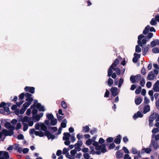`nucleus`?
I'll return each instance as SVG.
<instances>
[{
  "label": "nucleus",
  "instance_id": "nucleus-44",
  "mask_svg": "<svg viewBox=\"0 0 159 159\" xmlns=\"http://www.w3.org/2000/svg\"><path fill=\"white\" fill-rule=\"evenodd\" d=\"M69 150V148H64L63 150L62 154H66L67 152H68V151Z\"/></svg>",
  "mask_w": 159,
  "mask_h": 159
},
{
  "label": "nucleus",
  "instance_id": "nucleus-17",
  "mask_svg": "<svg viewBox=\"0 0 159 159\" xmlns=\"http://www.w3.org/2000/svg\"><path fill=\"white\" fill-rule=\"evenodd\" d=\"M142 99L140 97H138L136 98H135V102L136 105H139L141 103Z\"/></svg>",
  "mask_w": 159,
  "mask_h": 159
},
{
  "label": "nucleus",
  "instance_id": "nucleus-39",
  "mask_svg": "<svg viewBox=\"0 0 159 159\" xmlns=\"http://www.w3.org/2000/svg\"><path fill=\"white\" fill-rule=\"evenodd\" d=\"M113 83V80L111 78H109L108 81V84L109 86H111Z\"/></svg>",
  "mask_w": 159,
  "mask_h": 159
},
{
  "label": "nucleus",
  "instance_id": "nucleus-63",
  "mask_svg": "<svg viewBox=\"0 0 159 159\" xmlns=\"http://www.w3.org/2000/svg\"><path fill=\"white\" fill-rule=\"evenodd\" d=\"M122 149L124 151V152L125 153L128 154L129 153V152L127 148L125 147H124Z\"/></svg>",
  "mask_w": 159,
  "mask_h": 159
},
{
  "label": "nucleus",
  "instance_id": "nucleus-31",
  "mask_svg": "<svg viewBox=\"0 0 159 159\" xmlns=\"http://www.w3.org/2000/svg\"><path fill=\"white\" fill-rule=\"evenodd\" d=\"M30 120L29 117L26 116L23 117V119L22 120V121L23 122H28Z\"/></svg>",
  "mask_w": 159,
  "mask_h": 159
},
{
  "label": "nucleus",
  "instance_id": "nucleus-26",
  "mask_svg": "<svg viewBox=\"0 0 159 159\" xmlns=\"http://www.w3.org/2000/svg\"><path fill=\"white\" fill-rule=\"evenodd\" d=\"M90 129L88 125L83 127V131L85 132H87L89 131Z\"/></svg>",
  "mask_w": 159,
  "mask_h": 159
},
{
  "label": "nucleus",
  "instance_id": "nucleus-37",
  "mask_svg": "<svg viewBox=\"0 0 159 159\" xmlns=\"http://www.w3.org/2000/svg\"><path fill=\"white\" fill-rule=\"evenodd\" d=\"M142 150H144L145 152L147 154L149 153L152 151V150L150 148H144Z\"/></svg>",
  "mask_w": 159,
  "mask_h": 159
},
{
  "label": "nucleus",
  "instance_id": "nucleus-32",
  "mask_svg": "<svg viewBox=\"0 0 159 159\" xmlns=\"http://www.w3.org/2000/svg\"><path fill=\"white\" fill-rule=\"evenodd\" d=\"M141 89H142V88L141 86H139L138 87V88H137L136 89L135 92V93L137 94H139L141 91Z\"/></svg>",
  "mask_w": 159,
  "mask_h": 159
},
{
  "label": "nucleus",
  "instance_id": "nucleus-5",
  "mask_svg": "<svg viewBox=\"0 0 159 159\" xmlns=\"http://www.w3.org/2000/svg\"><path fill=\"white\" fill-rule=\"evenodd\" d=\"M149 30L150 32H156V30L153 27H150V25H148L145 27L143 33L144 34H146L148 33Z\"/></svg>",
  "mask_w": 159,
  "mask_h": 159
},
{
  "label": "nucleus",
  "instance_id": "nucleus-42",
  "mask_svg": "<svg viewBox=\"0 0 159 159\" xmlns=\"http://www.w3.org/2000/svg\"><path fill=\"white\" fill-rule=\"evenodd\" d=\"M137 150L135 148H133L132 149V153L134 155L137 154L138 152Z\"/></svg>",
  "mask_w": 159,
  "mask_h": 159
},
{
  "label": "nucleus",
  "instance_id": "nucleus-56",
  "mask_svg": "<svg viewBox=\"0 0 159 159\" xmlns=\"http://www.w3.org/2000/svg\"><path fill=\"white\" fill-rule=\"evenodd\" d=\"M21 124L19 122L17 123L16 125V130L19 129L21 128Z\"/></svg>",
  "mask_w": 159,
  "mask_h": 159
},
{
  "label": "nucleus",
  "instance_id": "nucleus-24",
  "mask_svg": "<svg viewBox=\"0 0 159 159\" xmlns=\"http://www.w3.org/2000/svg\"><path fill=\"white\" fill-rule=\"evenodd\" d=\"M31 104V103L30 102H25L23 104L22 107L26 110Z\"/></svg>",
  "mask_w": 159,
  "mask_h": 159
},
{
  "label": "nucleus",
  "instance_id": "nucleus-27",
  "mask_svg": "<svg viewBox=\"0 0 159 159\" xmlns=\"http://www.w3.org/2000/svg\"><path fill=\"white\" fill-rule=\"evenodd\" d=\"M135 76V79L136 82H139L141 79V76L140 74H138Z\"/></svg>",
  "mask_w": 159,
  "mask_h": 159
},
{
  "label": "nucleus",
  "instance_id": "nucleus-60",
  "mask_svg": "<svg viewBox=\"0 0 159 159\" xmlns=\"http://www.w3.org/2000/svg\"><path fill=\"white\" fill-rule=\"evenodd\" d=\"M109 94H110V93H109V91L107 89H106V92H105V94H104V97H107V98L109 97Z\"/></svg>",
  "mask_w": 159,
  "mask_h": 159
},
{
  "label": "nucleus",
  "instance_id": "nucleus-16",
  "mask_svg": "<svg viewBox=\"0 0 159 159\" xmlns=\"http://www.w3.org/2000/svg\"><path fill=\"white\" fill-rule=\"evenodd\" d=\"M144 37V36L142 34H140L138 36V41L137 43H138L139 46H140V44L141 45V39Z\"/></svg>",
  "mask_w": 159,
  "mask_h": 159
},
{
  "label": "nucleus",
  "instance_id": "nucleus-62",
  "mask_svg": "<svg viewBox=\"0 0 159 159\" xmlns=\"http://www.w3.org/2000/svg\"><path fill=\"white\" fill-rule=\"evenodd\" d=\"M17 139L19 140L23 139L24 138V136L22 134H19L17 137Z\"/></svg>",
  "mask_w": 159,
  "mask_h": 159
},
{
  "label": "nucleus",
  "instance_id": "nucleus-58",
  "mask_svg": "<svg viewBox=\"0 0 159 159\" xmlns=\"http://www.w3.org/2000/svg\"><path fill=\"white\" fill-rule=\"evenodd\" d=\"M25 110L26 109L22 107L21 108L20 110V114H23Z\"/></svg>",
  "mask_w": 159,
  "mask_h": 159
},
{
  "label": "nucleus",
  "instance_id": "nucleus-36",
  "mask_svg": "<svg viewBox=\"0 0 159 159\" xmlns=\"http://www.w3.org/2000/svg\"><path fill=\"white\" fill-rule=\"evenodd\" d=\"M130 80L131 82L132 83H134L136 82L135 76L131 75L130 77Z\"/></svg>",
  "mask_w": 159,
  "mask_h": 159
},
{
  "label": "nucleus",
  "instance_id": "nucleus-22",
  "mask_svg": "<svg viewBox=\"0 0 159 159\" xmlns=\"http://www.w3.org/2000/svg\"><path fill=\"white\" fill-rule=\"evenodd\" d=\"M116 157L117 158H121L123 157V154L120 151H117L116 152Z\"/></svg>",
  "mask_w": 159,
  "mask_h": 159
},
{
  "label": "nucleus",
  "instance_id": "nucleus-15",
  "mask_svg": "<svg viewBox=\"0 0 159 159\" xmlns=\"http://www.w3.org/2000/svg\"><path fill=\"white\" fill-rule=\"evenodd\" d=\"M121 136L120 134L118 135L116 138L115 139L114 142L116 144H120V143Z\"/></svg>",
  "mask_w": 159,
  "mask_h": 159
},
{
  "label": "nucleus",
  "instance_id": "nucleus-45",
  "mask_svg": "<svg viewBox=\"0 0 159 159\" xmlns=\"http://www.w3.org/2000/svg\"><path fill=\"white\" fill-rule=\"evenodd\" d=\"M92 142V139H89L87 140L86 142V144L88 145H91Z\"/></svg>",
  "mask_w": 159,
  "mask_h": 159
},
{
  "label": "nucleus",
  "instance_id": "nucleus-9",
  "mask_svg": "<svg viewBox=\"0 0 159 159\" xmlns=\"http://www.w3.org/2000/svg\"><path fill=\"white\" fill-rule=\"evenodd\" d=\"M44 133V135L46 136L48 139H51L53 140L55 138V136L54 135L51 134L48 131H46Z\"/></svg>",
  "mask_w": 159,
  "mask_h": 159
},
{
  "label": "nucleus",
  "instance_id": "nucleus-51",
  "mask_svg": "<svg viewBox=\"0 0 159 159\" xmlns=\"http://www.w3.org/2000/svg\"><path fill=\"white\" fill-rule=\"evenodd\" d=\"M25 96V94L24 93H21L20 95H19V98L20 100H22L23 99L24 97Z\"/></svg>",
  "mask_w": 159,
  "mask_h": 159
},
{
  "label": "nucleus",
  "instance_id": "nucleus-13",
  "mask_svg": "<svg viewBox=\"0 0 159 159\" xmlns=\"http://www.w3.org/2000/svg\"><path fill=\"white\" fill-rule=\"evenodd\" d=\"M64 136L62 139L63 140H67L69 139V136H70V134L68 132H65L63 134Z\"/></svg>",
  "mask_w": 159,
  "mask_h": 159
},
{
  "label": "nucleus",
  "instance_id": "nucleus-29",
  "mask_svg": "<svg viewBox=\"0 0 159 159\" xmlns=\"http://www.w3.org/2000/svg\"><path fill=\"white\" fill-rule=\"evenodd\" d=\"M46 117L49 120H51L54 118L53 115L52 114H47Z\"/></svg>",
  "mask_w": 159,
  "mask_h": 159
},
{
  "label": "nucleus",
  "instance_id": "nucleus-8",
  "mask_svg": "<svg viewBox=\"0 0 159 159\" xmlns=\"http://www.w3.org/2000/svg\"><path fill=\"white\" fill-rule=\"evenodd\" d=\"M141 47L143 52V55L145 56L146 53L148 51L149 45V44L146 45H144Z\"/></svg>",
  "mask_w": 159,
  "mask_h": 159
},
{
  "label": "nucleus",
  "instance_id": "nucleus-4",
  "mask_svg": "<svg viewBox=\"0 0 159 159\" xmlns=\"http://www.w3.org/2000/svg\"><path fill=\"white\" fill-rule=\"evenodd\" d=\"M30 134H33L34 133L35 135L40 137H43L44 136V133L42 131H36L34 129H31L29 132Z\"/></svg>",
  "mask_w": 159,
  "mask_h": 159
},
{
  "label": "nucleus",
  "instance_id": "nucleus-23",
  "mask_svg": "<svg viewBox=\"0 0 159 159\" xmlns=\"http://www.w3.org/2000/svg\"><path fill=\"white\" fill-rule=\"evenodd\" d=\"M57 123V120L56 119H52L51 120L50 124L52 126L56 125Z\"/></svg>",
  "mask_w": 159,
  "mask_h": 159
},
{
  "label": "nucleus",
  "instance_id": "nucleus-49",
  "mask_svg": "<svg viewBox=\"0 0 159 159\" xmlns=\"http://www.w3.org/2000/svg\"><path fill=\"white\" fill-rule=\"evenodd\" d=\"M11 125L10 123L6 122L5 124V127L7 129H9Z\"/></svg>",
  "mask_w": 159,
  "mask_h": 159
},
{
  "label": "nucleus",
  "instance_id": "nucleus-40",
  "mask_svg": "<svg viewBox=\"0 0 159 159\" xmlns=\"http://www.w3.org/2000/svg\"><path fill=\"white\" fill-rule=\"evenodd\" d=\"M4 111L7 112L8 114L10 113V111L8 107L5 106L3 108Z\"/></svg>",
  "mask_w": 159,
  "mask_h": 159
},
{
  "label": "nucleus",
  "instance_id": "nucleus-53",
  "mask_svg": "<svg viewBox=\"0 0 159 159\" xmlns=\"http://www.w3.org/2000/svg\"><path fill=\"white\" fill-rule=\"evenodd\" d=\"M105 142V140L102 138H101L99 139L98 143L101 144H104L103 143Z\"/></svg>",
  "mask_w": 159,
  "mask_h": 159
},
{
  "label": "nucleus",
  "instance_id": "nucleus-1",
  "mask_svg": "<svg viewBox=\"0 0 159 159\" xmlns=\"http://www.w3.org/2000/svg\"><path fill=\"white\" fill-rule=\"evenodd\" d=\"M93 145L95 147V149L96 150H101V152L102 153H105L107 151L105 144L99 145L98 143L97 142L94 141L93 143Z\"/></svg>",
  "mask_w": 159,
  "mask_h": 159
},
{
  "label": "nucleus",
  "instance_id": "nucleus-55",
  "mask_svg": "<svg viewBox=\"0 0 159 159\" xmlns=\"http://www.w3.org/2000/svg\"><path fill=\"white\" fill-rule=\"evenodd\" d=\"M83 156L85 159H89L90 158V156L88 153H84Z\"/></svg>",
  "mask_w": 159,
  "mask_h": 159
},
{
  "label": "nucleus",
  "instance_id": "nucleus-43",
  "mask_svg": "<svg viewBox=\"0 0 159 159\" xmlns=\"http://www.w3.org/2000/svg\"><path fill=\"white\" fill-rule=\"evenodd\" d=\"M141 50L140 47L138 45H136L135 47V52L139 53L141 52Z\"/></svg>",
  "mask_w": 159,
  "mask_h": 159
},
{
  "label": "nucleus",
  "instance_id": "nucleus-57",
  "mask_svg": "<svg viewBox=\"0 0 159 159\" xmlns=\"http://www.w3.org/2000/svg\"><path fill=\"white\" fill-rule=\"evenodd\" d=\"M90 149L91 150V151L90 152V153H91L92 154H95V151L94 150V148L93 147H90Z\"/></svg>",
  "mask_w": 159,
  "mask_h": 159
},
{
  "label": "nucleus",
  "instance_id": "nucleus-18",
  "mask_svg": "<svg viewBox=\"0 0 159 159\" xmlns=\"http://www.w3.org/2000/svg\"><path fill=\"white\" fill-rule=\"evenodd\" d=\"M67 121L66 119H64L61 124V127L62 128H66V126Z\"/></svg>",
  "mask_w": 159,
  "mask_h": 159
},
{
  "label": "nucleus",
  "instance_id": "nucleus-6",
  "mask_svg": "<svg viewBox=\"0 0 159 159\" xmlns=\"http://www.w3.org/2000/svg\"><path fill=\"white\" fill-rule=\"evenodd\" d=\"M152 118H154V120L156 118V121H159V114L155 112L153 113L150 115L149 117V118L151 119H152Z\"/></svg>",
  "mask_w": 159,
  "mask_h": 159
},
{
  "label": "nucleus",
  "instance_id": "nucleus-48",
  "mask_svg": "<svg viewBox=\"0 0 159 159\" xmlns=\"http://www.w3.org/2000/svg\"><path fill=\"white\" fill-rule=\"evenodd\" d=\"M145 84V81L144 78H142L140 82V85L142 86L143 87Z\"/></svg>",
  "mask_w": 159,
  "mask_h": 159
},
{
  "label": "nucleus",
  "instance_id": "nucleus-20",
  "mask_svg": "<svg viewBox=\"0 0 159 159\" xmlns=\"http://www.w3.org/2000/svg\"><path fill=\"white\" fill-rule=\"evenodd\" d=\"M83 144L81 140H78L77 143L74 145L75 148H76L80 147Z\"/></svg>",
  "mask_w": 159,
  "mask_h": 159
},
{
  "label": "nucleus",
  "instance_id": "nucleus-64",
  "mask_svg": "<svg viewBox=\"0 0 159 159\" xmlns=\"http://www.w3.org/2000/svg\"><path fill=\"white\" fill-rule=\"evenodd\" d=\"M124 159H131V157L128 154H125L124 157Z\"/></svg>",
  "mask_w": 159,
  "mask_h": 159
},
{
  "label": "nucleus",
  "instance_id": "nucleus-14",
  "mask_svg": "<svg viewBox=\"0 0 159 159\" xmlns=\"http://www.w3.org/2000/svg\"><path fill=\"white\" fill-rule=\"evenodd\" d=\"M155 75L154 74L152 73V71H151L149 72L148 75L147 79L150 80H153L155 77Z\"/></svg>",
  "mask_w": 159,
  "mask_h": 159
},
{
  "label": "nucleus",
  "instance_id": "nucleus-11",
  "mask_svg": "<svg viewBox=\"0 0 159 159\" xmlns=\"http://www.w3.org/2000/svg\"><path fill=\"white\" fill-rule=\"evenodd\" d=\"M143 116V115L139 111L134 115L133 117L134 119H136L138 117L142 118Z\"/></svg>",
  "mask_w": 159,
  "mask_h": 159
},
{
  "label": "nucleus",
  "instance_id": "nucleus-35",
  "mask_svg": "<svg viewBox=\"0 0 159 159\" xmlns=\"http://www.w3.org/2000/svg\"><path fill=\"white\" fill-rule=\"evenodd\" d=\"M150 23L152 25H155L157 24V22L155 18H153L152 19L151 21H150Z\"/></svg>",
  "mask_w": 159,
  "mask_h": 159
},
{
  "label": "nucleus",
  "instance_id": "nucleus-54",
  "mask_svg": "<svg viewBox=\"0 0 159 159\" xmlns=\"http://www.w3.org/2000/svg\"><path fill=\"white\" fill-rule=\"evenodd\" d=\"M115 147V145L114 143L110 144L109 146V149H112L114 148Z\"/></svg>",
  "mask_w": 159,
  "mask_h": 159
},
{
  "label": "nucleus",
  "instance_id": "nucleus-7",
  "mask_svg": "<svg viewBox=\"0 0 159 159\" xmlns=\"http://www.w3.org/2000/svg\"><path fill=\"white\" fill-rule=\"evenodd\" d=\"M35 88L33 87L26 86L24 90L25 92H29L32 94H34L35 92Z\"/></svg>",
  "mask_w": 159,
  "mask_h": 159
},
{
  "label": "nucleus",
  "instance_id": "nucleus-46",
  "mask_svg": "<svg viewBox=\"0 0 159 159\" xmlns=\"http://www.w3.org/2000/svg\"><path fill=\"white\" fill-rule=\"evenodd\" d=\"M152 52L155 53L159 52V49L157 48H154L152 49Z\"/></svg>",
  "mask_w": 159,
  "mask_h": 159
},
{
  "label": "nucleus",
  "instance_id": "nucleus-41",
  "mask_svg": "<svg viewBox=\"0 0 159 159\" xmlns=\"http://www.w3.org/2000/svg\"><path fill=\"white\" fill-rule=\"evenodd\" d=\"M24 127L23 128V130L24 131H25L27 130L28 128V124L26 123H23Z\"/></svg>",
  "mask_w": 159,
  "mask_h": 159
},
{
  "label": "nucleus",
  "instance_id": "nucleus-47",
  "mask_svg": "<svg viewBox=\"0 0 159 159\" xmlns=\"http://www.w3.org/2000/svg\"><path fill=\"white\" fill-rule=\"evenodd\" d=\"M153 89L155 92H158L159 91V88L158 86L156 85H154L153 87Z\"/></svg>",
  "mask_w": 159,
  "mask_h": 159
},
{
  "label": "nucleus",
  "instance_id": "nucleus-50",
  "mask_svg": "<svg viewBox=\"0 0 159 159\" xmlns=\"http://www.w3.org/2000/svg\"><path fill=\"white\" fill-rule=\"evenodd\" d=\"M149 125L150 126H152L153 125V122L154 121V118H152V119H151L150 118H149Z\"/></svg>",
  "mask_w": 159,
  "mask_h": 159
},
{
  "label": "nucleus",
  "instance_id": "nucleus-61",
  "mask_svg": "<svg viewBox=\"0 0 159 159\" xmlns=\"http://www.w3.org/2000/svg\"><path fill=\"white\" fill-rule=\"evenodd\" d=\"M33 98L31 97L30 98H27L25 99V101L28 102H30L31 103L33 101Z\"/></svg>",
  "mask_w": 159,
  "mask_h": 159
},
{
  "label": "nucleus",
  "instance_id": "nucleus-12",
  "mask_svg": "<svg viewBox=\"0 0 159 159\" xmlns=\"http://www.w3.org/2000/svg\"><path fill=\"white\" fill-rule=\"evenodd\" d=\"M36 107L39 111H45L44 107L42 106L41 104L40 103H37L36 105Z\"/></svg>",
  "mask_w": 159,
  "mask_h": 159
},
{
  "label": "nucleus",
  "instance_id": "nucleus-34",
  "mask_svg": "<svg viewBox=\"0 0 159 159\" xmlns=\"http://www.w3.org/2000/svg\"><path fill=\"white\" fill-rule=\"evenodd\" d=\"M70 153L72 157H75V155L77 153L76 150L75 149L72 150L70 151Z\"/></svg>",
  "mask_w": 159,
  "mask_h": 159
},
{
  "label": "nucleus",
  "instance_id": "nucleus-10",
  "mask_svg": "<svg viewBox=\"0 0 159 159\" xmlns=\"http://www.w3.org/2000/svg\"><path fill=\"white\" fill-rule=\"evenodd\" d=\"M118 88L116 87H112L111 89V92L112 95L114 97H116L118 94L117 93Z\"/></svg>",
  "mask_w": 159,
  "mask_h": 159
},
{
  "label": "nucleus",
  "instance_id": "nucleus-33",
  "mask_svg": "<svg viewBox=\"0 0 159 159\" xmlns=\"http://www.w3.org/2000/svg\"><path fill=\"white\" fill-rule=\"evenodd\" d=\"M116 72V74L117 75H119L120 74V69L118 67H116V68H114V69H113Z\"/></svg>",
  "mask_w": 159,
  "mask_h": 159
},
{
  "label": "nucleus",
  "instance_id": "nucleus-3",
  "mask_svg": "<svg viewBox=\"0 0 159 159\" xmlns=\"http://www.w3.org/2000/svg\"><path fill=\"white\" fill-rule=\"evenodd\" d=\"M119 63V60L118 59H116L113 63H112L109 67V68L108 70L107 76L109 77L111 75L112 73V70L114 69V67H116V66L118 65Z\"/></svg>",
  "mask_w": 159,
  "mask_h": 159
},
{
  "label": "nucleus",
  "instance_id": "nucleus-25",
  "mask_svg": "<svg viewBox=\"0 0 159 159\" xmlns=\"http://www.w3.org/2000/svg\"><path fill=\"white\" fill-rule=\"evenodd\" d=\"M32 117L33 119L36 120L37 121H39L41 118V116H40L38 114H36V115H35L34 116H33Z\"/></svg>",
  "mask_w": 159,
  "mask_h": 159
},
{
  "label": "nucleus",
  "instance_id": "nucleus-19",
  "mask_svg": "<svg viewBox=\"0 0 159 159\" xmlns=\"http://www.w3.org/2000/svg\"><path fill=\"white\" fill-rule=\"evenodd\" d=\"M150 110V107L149 105H146L144 108L143 113L146 114Z\"/></svg>",
  "mask_w": 159,
  "mask_h": 159
},
{
  "label": "nucleus",
  "instance_id": "nucleus-2",
  "mask_svg": "<svg viewBox=\"0 0 159 159\" xmlns=\"http://www.w3.org/2000/svg\"><path fill=\"white\" fill-rule=\"evenodd\" d=\"M16 128L14 126L11 125L9 128L10 129L8 131L5 129L2 130L3 134L5 136H11L13 134V131Z\"/></svg>",
  "mask_w": 159,
  "mask_h": 159
},
{
  "label": "nucleus",
  "instance_id": "nucleus-28",
  "mask_svg": "<svg viewBox=\"0 0 159 159\" xmlns=\"http://www.w3.org/2000/svg\"><path fill=\"white\" fill-rule=\"evenodd\" d=\"M3 155L6 159H8L9 158V153L6 151H3Z\"/></svg>",
  "mask_w": 159,
  "mask_h": 159
},
{
  "label": "nucleus",
  "instance_id": "nucleus-52",
  "mask_svg": "<svg viewBox=\"0 0 159 159\" xmlns=\"http://www.w3.org/2000/svg\"><path fill=\"white\" fill-rule=\"evenodd\" d=\"M113 140V139L112 137H110L108 138H107V139L106 141H107V142L110 143L112 142Z\"/></svg>",
  "mask_w": 159,
  "mask_h": 159
},
{
  "label": "nucleus",
  "instance_id": "nucleus-38",
  "mask_svg": "<svg viewBox=\"0 0 159 159\" xmlns=\"http://www.w3.org/2000/svg\"><path fill=\"white\" fill-rule=\"evenodd\" d=\"M61 105L62 107L66 109L67 107L66 102L63 101L61 102Z\"/></svg>",
  "mask_w": 159,
  "mask_h": 159
},
{
  "label": "nucleus",
  "instance_id": "nucleus-30",
  "mask_svg": "<svg viewBox=\"0 0 159 159\" xmlns=\"http://www.w3.org/2000/svg\"><path fill=\"white\" fill-rule=\"evenodd\" d=\"M152 143L154 149H157L158 147L157 143H156L154 141H152Z\"/></svg>",
  "mask_w": 159,
  "mask_h": 159
},
{
  "label": "nucleus",
  "instance_id": "nucleus-59",
  "mask_svg": "<svg viewBox=\"0 0 159 159\" xmlns=\"http://www.w3.org/2000/svg\"><path fill=\"white\" fill-rule=\"evenodd\" d=\"M158 131H159V129L158 128L153 129L152 130V132L153 134H155Z\"/></svg>",
  "mask_w": 159,
  "mask_h": 159
},
{
  "label": "nucleus",
  "instance_id": "nucleus-21",
  "mask_svg": "<svg viewBox=\"0 0 159 159\" xmlns=\"http://www.w3.org/2000/svg\"><path fill=\"white\" fill-rule=\"evenodd\" d=\"M41 129L42 130L44 131V133L47 131V127L43 123H42L40 125Z\"/></svg>",
  "mask_w": 159,
  "mask_h": 159
}]
</instances>
